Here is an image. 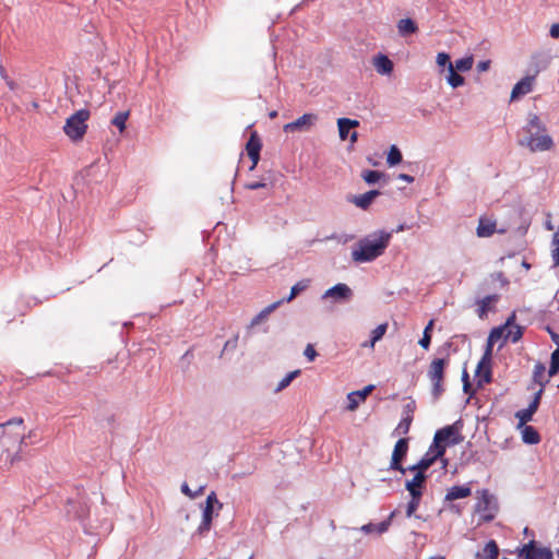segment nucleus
<instances>
[{
  "label": "nucleus",
  "instance_id": "338daca9",
  "mask_svg": "<svg viewBox=\"0 0 559 559\" xmlns=\"http://www.w3.org/2000/svg\"><path fill=\"white\" fill-rule=\"evenodd\" d=\"M557 554H558V557H559V550L557 551Z\"/></svg>",
  "mask_w": 559,
  "mask_h": 559
},
{
  "label": "nucleus",
  "instance_id": "3c124183",
  "mask_svg": "<svg viewBox=\"0 0 559 559\" xmlns=\"http://www.w3.org/2000/svg\"><path fill=\"white\" fill-rule=\"evenodd\" d=\"M489 67H490V61L489 60L480 61L477 64V70L479 72H485V71H487L489 69Z\"/></svg>",
  "mask_w": 559,
  "mask_h": 559
},
{
  "label": "nucleus",
  "instance_id": "dca6fc26",
  "mask_svg": "<svg viewBox=\"0 0 559 559\" xmlns=\"http://www.w3.org/2000/svg\"><path fill=\"white\" fill-rule=\"evenodd\" d=\"M372 64L376 71L381 75H390L394 69L392 60L382 53H378L372 58Z\"/></svg>",
  "mask_w": 559,
  "mask_h": 559
},
{
  "label": "nucleus",
  "instance_id": "603ef678",
  "mask_svg": "<svg viewBox=\"0 0 559 559\" xmlns=\"http://www.w3.org/2000/svg\"><path fill=\"white\" fill-rule=\"evenodd\" d=\"M549 33L552 38H559V23L552 24Z\"/></svg>",
  "mask_w": 559,
  "mask_h": 559
},
{
  "label": "nucleus",
  "instance_id": "412c9836",
  "mask_svg": "<svg viewBox=\"0 0 559 559\" xmlns=\"http://www.w3.org/2000/svg\"><path fill=\"white\" fill-rule=\"evenodd\" d=\"M394 515H395V512H392L388 520L382 521L378 524L368 523L366 525H362L360 530H361V532H364L366 534H371V533L382 534L388 531V528L391 524V520Z\"/></svg>",
  "mask_w": 559,
  "mask_h": 559
},
{
  "label": "nucleus",
  "instance_id": "aec40b11",
  "mask_svg": "<svg viewBox=\"0 0 559 559\" xmlns=\"http://www.w3.org/2000/svg\"><path fill=\"white\" fill-rule=\"evenodd\" d=\"M380 194L378 190H370L366 193L354 197L353 203L362 210H367L372 201Z\"/></svg>",
  "mask_w": 559,
  "mask_h": 559
},
{
  "label": "nucleus",
  "instance_id": "a878e982",
  "mask_svg": "<svg viewBox=\"0 0 559 559\" xmlns=\"http://www.w3.org/2000/svg\"><path fill=\"white\" fill-rule=\"evenodd\" d=\"M358 124H359V122L357 120H352L348 118H340L337 120L340 138L342 140H345L349 133V130L358 127Z\"/></svg>",
  "mask_w": 559,
  "mask_h": 559
},
{
  "label": "nucleus",
  "instance_id": "37998d69",
  "mask_svg": "<svg viewBox=\"0 0 559 559\" xmlns=\"http://www.w3.org/2000/svg\"><path fill=\"white\" fill-rule=\"evenodd\" d=\"M554 264L559 266V230L552 236V251H551Z\"/></svg>",
  "mask_w": 559,
  "mask_h": 559
},
{
  "label": "nucleus",
  "instance_id": "ddd939ff",
  "mask_svg": "<svg viewBox=\"0 0 559 559\" xmlns=\"http://www.w3.org/2000/svg\"><path fill=\"white\" fill-rule=\"evenodd\" d=\"M262 148V142L257 131H253L246 144V151L249 158L252 162L251 169H253L260 160V151Z\"/></svg>",
  "mask_w": 559,
  "mask_h": 559
},
{
  "label": "nucleus",
  "instance_id": "72a5a7b5",
  "mask_svg": "<svg viewBox=\"0 0 559 559\" xmlns=\"http://www.w3.org/2000/svg\"><path fill=\"white\" fill-rule=\"evenodd\" d=\"M308 286H309V280H302V281L296 283L292 287L289 296L287 298H285V301H287V302L292 301L299 293L305 290ZM283 301H284V299L282 300V302Z\"/></svg>",
  "mask_w": 559,
  "mask_h": 559
},
{
  "label": "nucleus",
  "instance_id": "a18cd8bd",
  "mask_svg": "<svg viewBox=\"0 0 559 559\" xmlns=\"http://www.w3.org/2000/svg\"><path fill=\"white\" fill-rule=\"evenodd\" d=\"M528 127H530V131H531L532 129H536V130H538V131H539V130L545 131V128H544V127H542V124H540V120H539V118H538L536 115H534V116H532V117H531V119H530V121H528Z\"/></svg>",
  "mask_w": 559,
  "mask_h": 559
},
{
  "label": "nucleus",
  "instance_id": "1a4fd4ad",
  "mask_svg": "<svg viewBox=\"0 0 559 559\" xmlns=\"http://www.w3.org/2000/svg\"><path fill=\"white\" fill-rule=\"evenodd\" d=\"M318 116L314 114H304L301 117L286 123L284 126L285 132H304L311 129V127L317 122Z\"/></svg>",
  "mask_w": 559,
  "mask_h": 559
},
{
  "label": "nucleus",
  "instance_id": "49530a36",
  "mask_svg": "<svg viewBox=\"0 0 559 559\" xmlns=\"http://www.w3.org/2000/svg\"><path fill=\"white\" fill-rule=\"evenodd\" d=\"M304 355L307 357L309 361H313L318 356L312 344H308L305 348Z\"/></svg>",
  "mask_w": 559,
  "mask_h": 559
},
{
  "label": "nucleus",
  "instance_id": "a211bd4d",
  "mask_svg": "<svg viewBox=\"0 0 559 559\" xmlns=\"http://www.w3.org/2000/svg\"><path fill=\"white\" fill-rule=\"evenodd\" d=\"M497 223L488 217H479L476 234L480 238L491 237L496 233Z\"/></svg>",
  "mask_w": 559,
  "mask_h": 559
},
{
  "label": "nucleus",
  "instance_id": "0e129e2a",
  "mask_svg": "<svg viewBox=\"0 0 559 559\" xmlns=\"http://www.w3.org/2000/svg\"><path fill=\"white\" fill-rule=\"evenodd\" d=\"M276 116H277V112H276V111H272V112L270 114V117H271V118H275Z\"/></svg>",
  "mask_w": 559,
  "mask_h": 559
},
{
  "label": "nucleus",
  "instance_id": "8fccbe9b",
  "mask_svg": "<svg viewBox=\"0 0 559 559\" xmlns=\"http://www.w3.org/2000/svg\"><path fill=\"white\" fill-rule=\"evenodd\" d=\"M215 503H218V500L216 498V493L214 491H212L207 498H206V506L205 507H210L212 506L214 508V504Z\"/></svg>",
  "mask_w": 559,
  "mask_h": 559
},
{
  "label": "nucleus",
  "instance_id": "e433bc0d",
  "mask_svg": "<svg viewBox=\"0 0 559 559\" xmlns=\"http://www.w3.org/2000/svg\"><path fill=\"white\" fill-rule=\"evenodd\" d=\"M386 162L390 166L397 165L402 162V153L395 145L390 147Z\"/></svg>",
  "mask_w": 559,
  "mask_h": 559
},
{
  "label": "nucleus",
  "instance_id": "de8ad7c7",
  "mask_svg": "<svg viewBox=\"0 0 559 559\" xmlns=\"http://www.w3.org/2000/svg\"><path fill=\"white\" fill-rule=\"evenodd\" d=\"M544 372H545V367L542 364H537L534 369V379L540 384H543L542 377H543Z\"/></svg>",
  "mask_w": 559,
  "mask_h": 559
},
{
  "label": "nucleus",
  "instance_id": "393cba45",
  "mask_svg": "<svg viewBox=\"0 0 559 559\" xmlns=\"http://www.w3.org/2000/svg\"><path fill=\"white\" fill-rule=\"evenodd\" d=\"M503 328L506 329L504 340L510 338L513 343H516L523 335L522 328L520 325L512 324L511 319L507 321Z\"/></svg>",
  "mask_w": 559,
  "mask_h": 559
},
{
  "label": "nucleus",
  "instance_id": "f704fd0d",
  "mask_svg": "<svg viewBox=\"0 0 559 559\" xmlns=\"http://www.w3.org/2000/svg\"><path fill=\"white\" fill-rule=\"evenodd\" d=\"M473 64H474V59L472 56H468V57H465L462 59H457L455 61V64H453V66L456 71L466 72L473 68Z\"/></svg>",
  "mask_w": 559,
  "mask_h": 559
},
{
  "label": "nucleus",
  "instance_id": "9d476101",
  "mask_svg": "<svg viewBox=\"0 0 559 559\" xmlns=\"http://www.w3.org/2000/svg\"><path fill=\"white\" fill-rule=\"evenodd\" d=\"M491 355L492 354L485 352L477 364L476 377L479 384L491 382Z\"/></svg>",
  "mask_w": 559,
  "mask_h": 559
},
{
  "label": "nucleus",
  "instance_id": "09e8293b",
  "mask_svg": "<svg viewBox=\"0 0 559 559\" xmlns=\"http://www.w3.org/2000/svg\"><path fill=\"white\" fill-rule=\"evenodd\" d=\"M418 343L424 349H428L431 343V334H423Z\"/></svg>",
  "mask_w": 559,
  "mask_h": 559
},
{
  "label": "nucleus",
  "instance_id": "473e14b6",
  "mask_svg": "<svg viewBox=\"0 0 559 559\" xmlns=\"http://www.w3.org/2000/svg\"><path fill=\"white\" fill-rule=\"evenodd\" d=\"M130 112L127 111H119L115 115V117L111 120V123L119 129L120 132H123L126 130V122L129 118Z\"/></svg>",
  "mask_w": 559,
  "mask_h": 559
},
{
  "label": "nucleus",
  "instance_id": "ea45409f",
  "mask_svg": "<svg viewBox=\"0 0 559 559\" xmlns=\"http://www.w3.org/2000/svg\"><path fill=\"white\" fill-rule=\"evenodd\" d=\"M411 496H412V499L408 502L407 508H406V516H408V518H411L416 512L417 508L419 507L421 493H414Z\"/></svg>",
  "mask_w": 559,
  "mask_h": 559
},
{
  "label": "nucleus",
  "instance_id": "c85d7f7f",
  "mask_svg": "<svg viewBox=\"0 0 559 559\" xmlns=\"http://www.w3.org/2000/svg\"><path fill=\"white\" fill-rule=\"evenodd\" d=\"M522 440L527 444H537L540 441L538 431L533 426H522Z\"/></svg>",
  "mask_w": 559,
  "mask_h": 559
},
{
  "label": "nucleus",
  "instance_id": "5fc2aeb1",
  "mask_svg": "<svg viewBox=\"0 0 559 559\" xmlns=\"http://www.w3.org/2000/svg\"><path fill=\"white\" fill-rule=\"evenodd\" d=\"M547 330H548V332H549V334H550V337H551L552 342H554V343L558 346V348H559V334H558V333H556V332H554V331H551L549 328H548Z\"/></svg>",
  "mask_w": 559,
  "mask_h": 559
},
{
  "label": "nucleus",
  "instance_id": "58836bf2",
  "mask_svg": "<svg viewBox=\"0 0 559 559\" xmlns=\"http://www.w3.org/2000/svg\"><path fill=\"white\" fill-rule=\"evenodd\" d=\"M300 373V370H294L287 373L277 384L275 392H280L284 390L286 386L290 384V382L297 378Z\"/></svg>",
  "mask_w": 559,
  "mask_h": 559
},
{
  "label": "nucleus",
  "instance_id": "f8f14e48",
  "mask_svg": "<svg viewBox=\"0 0 559 559\" xmlns=\"http://www.w3.org/2000/svg\"><path fill=\"white\" fill-rule=\"evenodd\" d=\"M527 145L531 151H548L552 147L554 142L552 139L543 131V133L531 134L527 139Z\"/></svg>",
  "mask_w": 559,
  "mask_h": 559
},
{
  "label": "nucleus",
  "instance_id": "b1692460",
  "mask_svg": "<svg viewBox=\"0 0 559 559\" xmlns=\"http://www.w3.org/2000/svg\"><path fill=\"white\" fill-rule=\"evenodd\" d=\"M499 556V547L495 540H489L481 551L476 554L478 559H497Z\"/></svg>",
  "mask_w": 559,
  "mask_h": 559
},
{
  "label": "nucleus",
  "instance_id": "052dcab7",
  "mask_svg": "<svg viewBox=\"0 0 559 559\" xmlns=\"http://www.w3.org/2000/svg\"><path fill=\"white\" fill-rule=\"evenodd\" d=\"M8 87L11 90V91H14L16 88V84L14 81H12L10 78H8V80H4Z\"/></svg>",
  "mask_w": 559,
  "mask_h": 559
},
{
  "label": "nucleus",
  "instance_id": "a19ab883",
  "mask_svg": "<svg viewBox=\"0 0 559 559\" xmlns=\"http://www.w3.org/2000/svg\"><path fill=\"white\" fill-rule=\"evenodd\" d=\"M559 371V348L552 352L551 359H550V366H549V377H554Z\"/></svg>",
  "mask_w": 559,
  "mask_h": 559
},
{
  "label": "nucleus",
  "instance_id": "39448f33",
  "mask_svg": "<svg viewBox=\"0 0 559 559\" xmlns=\"http://www.w3.org/2000/svg\"><path fill=\"white\" fill-rule=\"evenodd\" d=\"M475 512L479 515L480 522H491L498 512V503L487 489L477 491Z\"/></svg>",
  "mask_w": 559,
  "mask_h": 559
},
{
  "label": "nucleus",
  "instance_id": "2eb2a0df",
  "mask_svg": "<svg viewBox=\"0 0 559 559\" xmlns=\"http://www.w3.org/2000/svg\"><path fill=\"white\" fill-rule=\"evenodd\" d=\"M413 411H414L413 403L407 404L405 406V409L403 413V418L401 419V421L399 423V425L395 427V429L393 431V433L395 436H406L409 432L411 425H412L413 418H414Z\"/></svg>",
  "mask_w": 559,
  "mask_h": 559
},
{
  "label": "nucleus",
  "instance_id": "4d7b16f0",
  "mask_svg": "<svg viewBox=\"0 0 559 559\" xmlns=\"http://www.w3.org/2000/svg\"><path fill=\"white\" fill-rule=\"evenodd\" d=\"M463 381H464V391L467 393L471 384L468 382V374L466 371L463 372Z\"/></svg>",
  "mask_w": 559,
  "mask_h": 559
},
{
  "label": "nucleus",
  "instance_id": "864d4df0",
  "mask_svg": "<svg viewBox=\"0 0 559 559\" xmlns=\"http://www.w3.org/2000/svg\"><path fill=\"white\" fill-rule=\"evenodd\" d=\"M264 186H265V183L257 181V182L247 185V188L250 190H257V189L263 188Z\"/></svg>",
  "mask_w": 559,
  "mask_h": 559
},
{
  "label": "nucleus",
  "instance_id": "f3484780",
  "mask_svg": "<svg viewBox=\"0 0 559 559\" xmlns=\"http://www.w3.org/2000/svg\"><path fill=\"white\" fill-rule=\"evenodd\" d=\"M373 385H367L362 390L353 391L347 395L348 411H355L358 405L366 400V397L372 392Z\"/></svg>",
  "mask_w": 559,
  "mask_h": 559
},
{
  "label": "nucleus",
  "instance_id": "7c9ffc66",
  "mask_svg": "<svg viewBox=\"0 0 559 559\" xmlns=\"http://www.w3.org/2000/svg\"><path fill=\"white\" fill-rule=\"evenodd\" d=\"M282 304V300H278L276 302H273L265 307L262 311H260L252 320L251 325H258L260 322H262L264 319L269 317L271 312H273L280 305Z\"/></svg>",
  "mask_w": 559,
  "mask_h": 559
},
{
  "label": "nucleus",
  "instance_id": "4be33fe9",
  "mask_svg": "<svg viewBox=\"0 0 559 559\" xmlns=\"http://www.w3.org/2000/svg\"><path fill=\"white\" fill-rule=\"evenodd\" d=\"M415 472H416L415 476L411 480L406 481L405 487L409 491L411 495H414V493L423 495L420 488L423 487V485L426 481V475L419 471H415Z\"/></svg>",
  "mask_w": 559,
  "mask_h": 559
},
{
  "label": "nucleus",
  "instance_id": "20e7f679",
  "mask_svg": "<svg viewBox=\"0 0 559 559\" xmlns=\"http://www.w3.org/2000/svg\"><path fill=\"white\" fill-rule=\"evenodd\" d=\"M90 118V111L87 109H80L71 115L63 126L64 133L72 141H80L83 139L87 131L86 121Z\"/></svg>",
  "mask_w": 559,
  "mask_h": 559
},
{
  "label": "nucleus",
  "instance_id": "f257e3e1",
  "mask_svg": "<svg viewBox=\"0 0 559 559\" xmlns=\"http://www.w3.org/2000/svg\"><path fill=\"white\" fill-rule=\"evenodd\" d=\"M449 441L450 444H457L461 442V437L453 426H447L435 433L433 442L429 447L424 456L415 464L409 466L408 471L425 472L435 464V462L442 457L445 453L444 442Z\"/></svg>",
  "mask_w": 559,
  "mask_h": 559
},
{
  "label": "nucleus",
  "instance_id": "c9c22d12",
  "mask_svg": "<svg viewBox=\"0 0 559 559\" xmlns=\"http://www.w3.org/2000/svg\"><path fill=\"white\" fill-rule=\"evenodd\" d=\"M388 330V323L379 324L376 329L371 332V340H370V347H373L374 344L383 337Z\"/></svg>",
  "mask_w": 559,
  "mask_h": 559
},
{
  "label": "nucleus",
  "instance_id": "f03ea898",
  "mask_svg": "<svg viewBox=\"0 0 559 559\" xmlns=\"http://www.w3.org/2000/svg\"><path fill=\"white\" fill-rule=\"evenodd\" d=\"M392 233L374 231L361 238L352 251V259L358 263L371 262L381 257L389 247Z\"/></svg>",
  "mask_w": 559,
  "mask_h": 559
},
{
  "label": "nucleus",
  "instance_id": "2f4dec72",
  "mask_svg": "<svg viewBox=\"0 0 559 559\" xmlns=\"http://www.w3.org/2000/svg\"><path fill=\"white\" fill-rule=\"evenodd\" d=\"M448 71H449V74L447 76V81L452 87L455 88V87H459L464 84V78L456 72L453 63H449Z\"/></svg>",
  "mask_w": 559,
  "mask_h": 559
},
{
  "label": "nucleus",
  "instance_id": "e2e57ef3",
  "mask_svg": "<svg viewBox=\"0 0 559 559\" xmlns=\"http://www.w3.org/2000/svg\"><path fill=\"white\" fill-rule=\"evenodd\" d=\"M357 136H358V135H357V132H353V133L350 134V142H352V143L356 142V141H357Z\"/></svg>",
  "mask_w": 559,
  "mask_h": 559
},
{
  "label": "nucleus",
  "instance_id": "cd10ccee",
  "mask_svg": "<svg viewBox=\"0 0 559 559\" xmlns=\"http://www.w3.org/2000/svg\"><path fill=\"white\" fill-rule=\"evenodd\" d=\"M499 299V296L498 295H488L486 297H484L483 299H480L477 305H478V309H477V312H478V316L479 318H484L487 312L491 309L490 306L495 302H497Z\"/></svg>",
  "mask_w": 559,
  "mask_h": 559
},
{
  "label": "nucleus",
  "instance_id": "c756f323",
  "mask_svg": "<svg viewBox=\"0 0 559 559\" xmlns=\"http://www.w3.org/2000/svg\"><path fill=\"white\" fill-rule=\"evenodd\" d=\"M397 29L401 35L414 34L418 27L412 19H402L397 23Z\"/></svg>",
  "mask_w": 559,
  "mask_h": 559
},
{
  "label": "nucleus",
  "instance_id": "4468645a",
  "mask_svg": "<svg viewBox=\"0 0 559 559\" xmlns=\"http://www.w3.org/2000/svg\"><path fill=\"white\" fill-rule=\"evenodd\" d=\"M535 75H527L520 80L512 88L511 100L518 99L533 91Z\"/></svg>",
  "mask_w": 559,
  "mask_h": 559
},
{
  "label": "nucleus",
  "instance_id": "79ce46f5",
  "mask_svg": "<svg viewBox=\"0 0 559 559\" xmlns=\"http://www.w3.org/2000/svg\"><path fill=\"white\" fill-rule=\"evenodd\" d=\"M361 176L367 183L372 185L380 180L383 174L377 170H366Z\"/></svg>",
  "mask_w": 559,
  "mask_h": 559
},
{
  "label": "nucleus",
  "instance_id": "69168bd1",
  "mask_svg": "<svg viewBox=\"0 0 559 559\" xmlns=\"http://www.w3.org/2000/svg\"><path fill=\"white\" fill-rule=\"evenodd\" d=\"M523 265H524V267H527V269L530 267V264H527L525 262L523 263Z\"/></svg>",
  "mask_w": 559,
  "mask_h": 559
},
{
  "label": "nucleus",
  "instance_id": "680f3d73",
  "mask_svg": "<svg viewBox=\"0 0 559 559\" xmlns=\"http://www.w3.org/2000/svg\"><path fill=\"white\" fill-rule=\"evenodd\" d=\"M0 76L3 80H8V78H9V75H8V73H7V71H5V69H4V67L2 64H0Z\"/></svg>",
  "mask_w": 559,
  "mask_h": 559
},
{
  "label": "nucleus",
  "instance_id": "bf43d9fd",
  "mask_svg": "<svg viewBox=\"0 0 559 559\" xmlns=\"http://www.w3.org/2000/svg\"><path fill=\"white\" fill-rule=\"evenodd\" d=\"M399 178H400L401 180H404V181L408 182V183H411V182H413V181H414V178H413L412 176L407 175V174H401V175L399 176Z\"/></svg>",
  "mask_w": 559,
  "mask_h": 559
},
{
  "label": "nucleus",
  "instance_id": "13d9d810",
  "mask_svg": "<svg viewBox=\"0 0 559 559\" xmlns=\"http://www.w3.org/2000/svg\"><path fill=\"white\" fill-rule=\"evenodd\" d=\"M181 491H182L185 495H187V496H189V497H191V498L195 497V495L191 492V490H190V488L188 487V485H187V484H182V486H181Z\"/></svg>",
  "mask_w": 559,
  "mask_h": 559
},
{
  "label": "nucleus",
  "instance_id": "423d86ee",
  "mask_svg": "<svg viewBox=\"0 0 559 559\" xmlns=\"http://www.w3.org/2000/svg\"><path fill=\"white\" fill-rule=\"evenodd\" d=\"M448 361L443 358L433 359L428 369V378L432 383V393L438 397L443 392L444 369Z\"/></svg>",
  "mask_w": 559,
  "mask_h": 559
},
{
  "label": "nucleus",
  "instance_id": "4c0bfd02",
  "mask_svg": "<svg viewBox=\"0 0 559 559\" xmlns=\"http://www.w3.org/2000/svg\"><path fill=\"white\" fill-rule=\"evenodd\" d=\"M213 507H205L203 510L202 523L199 527L200 531H209L212 523Z\"/></svg>",
  "mask_w": 559,
  "mask_h": 559
},
{
  "label": "nucleus",
  "instance_id": "5701e85b",
  "mask_svg": "<svg viewBox=\"0 0 559 559\" xmlns=\"http://www.w3.org/2000/svg\"><path fill=\"white\" fill-rule=\"evenodd\" d=\"M472 489L469 486H452L449 488L445 499L449 501L466 498L471 496Z\"/></svg>",
  "mask_w": 559,
  "mask_h": 559
},
{
  "label": "nucleus",
  "instance_id": "6e6d98bb",
  "mask_svg": "<svg viewBox=\"0 0 559 559\" xmlns=\"http://www.w3.org/2000/svg\"><path fill=\"white\" fill-rule=\"evenodd\" d=\"M433 325H435V320L431 319L428 324L426 325L425 330H424V333L423 334H431V331L433 329Z\"/></svg>",
  "mask_w": 559,
  "mask_h": 559
},
{
  "label": "nucleus",
  "instance_id": "bb28decb",
  "mask_svg": "<svg viewBox=\"0 0 559 559\" xmlns=\"http://www.w3.org/2000/svg\"><path fill=\"white\" fill-rule=\"evenodd\" d=\"M504 335H506V329L503 326L492 329L487 338V346H486L485 352L492 354L493 345L499 340L504 338Z\"/></svg>",
  "mask_w": 559,
  "mask_h": 559
},
{
  "label": "nucleus",
  "instance_id": "6ab92c4d",
  "mask_svg": "<svg viewBox=\"0 0 559 559\" xmlns=\"http://www.w3.org/2000/svg\"><path fill=\"white\" fill-rule=\"evenodd\" d=\"M350 296H352L350 288L346 284L340 283V284H336L335 286L329 288L324 293L323 298H334L337 300H340V299L346 300V299H349Z\"/></svg>",
  "mask_w": 559,
  "mask_h": 559
},
{
  "label": "nucleus",
  "instance_id": "c03bdc74",
  "mask_svg": "<svg viewBox=\"0 0 559 559\" xmlns=\"http://www.w3.org/2000/svg\"><path fill=\"white\" fill-rule=\"evenodd\" d=\"M437 64L439 67H448L449 68V63H452L450 61V56L447 53V52H439L437 55V60H436Z\"/></svg>",
  "mask_w": 559,
  "mask_h": 559
},
{
  "label": "nucleus",
  "instance_id": "9b49d317",
  "mask_svg": "<svg viewBox=\"0 0 559 559\" xmlns=\"http://www.w3.org/2000/svg\"><path fill=\"white\" fill-rule=\"evenodd\" d=\"M542 394H543V389H540L538 392H536L533 401L530 403L527 408L520 409L515 413V417L519 419V427H522L526 423L532 420L533 415L538 409Z\"/></svg>",
  "mask_w": 559,
  "mask_h": 559
},
{
  "label": "nucleus",
  "instance_id": "0eeeda50",
  "mask_svg": "<svg viewBox=\"0 0 559 559\" xmlns=\"http://www.w3.org/2000/svg\"><path fill=\"white\" fill-rule=\"evenodd\" d=\"M408 452V438H400L397 442L394 445L391 462H390V469L397 471L402 474H405L407 468H404L402 463L404 459L406 457Z\"/></svg>",
  "mask_w": 559,
  "mask_h": 559
},
{
  "label": "nucleus",
  "instance_id": "7ed1b4c3",
  "mask_svg": "<svg viewBox=\"0 0 559 559\" xmlns=\"http://www.w3.org/2000/svg\"><path fill=\"white\" fill-rule=\"evenodd\" d=\"M25 428L22 418L10 419L0 424V451L7 453L10 464L20 460L19 453L24 442Z\"/></svg>",
  "mask_w": 559,
  "mask_h": 559
},
{
  "label": "nucleus",
  "instance_id": "6e6552de",
  "mask_svg": "<svg viewBox=\"0 0 559 559\" xmlns=\"http://www.w3.org/2000/svg\"><path fill=\"white\" fill-rule=\"evenodd\" d=\"M519 557L523 559H552V552L549 548L537 547L536 543L531 540L519 550Z\"/></svg>",
  "mask_w": 559,
  "mask_h": 559
}]
</instances>
